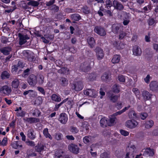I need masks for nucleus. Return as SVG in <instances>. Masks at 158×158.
Wrapping results in <instances>:
<instances>
[{"mask_svg":"<svg viewBox=\"0 0 158 158\" xmlns=\"http://www.w3.org/2000/svg\"><path fill=\"white\" fill-rule=\"evenodd\" d=\"M60 84L62 86H66L68 84L67 79L64 77H61L60 79Z\"/></svg>","mask_w":158,"mask_h":158,"instance_id":"c756f323","label":"nucleus"},{"mask_svg":"<svg viewBox=\"0 0 158 158\" xmlns=\"http://www.w3.org/2000/svg\"><path fill=\"white\" fill-rule=\"evenodd\" d=\"M23 120L24 121L30 123H37L39 121V119L33 117L28 118H23Z\"/></svg>","mask_w":158,"mask_h":158,"instance_id":"b1692460","label":"nucleus"},{"mask_svg":"<svg viewBox=\"0 0 158 158\" xmlns=\"http://www.w3.org/2000/svg\"><path fill=\"white\" fill-rule=\"evenodd\" d=\"M143 155L147 157L153 156L154 154V149H151L150 148H148L146 149H144L143 150Z\"/></svg>","mask_w":158,"mask_h":158,"instance_id":"ddd939ff","label":"nucleus"},{"mask_svg":"<svg viewBox=\"0 0 158 158\" xmlns=\"http://www.w3.org/2000/svg\"><path fill=\"white\" fill-rule=\"evenodd\" d=\"M100 156L101 158H109V154L106 152L101 153Z\"/></svg>","mask_w":158,"mask_h":158,"instance_id":"680f3d73","label":"nucleus"},{"mask_svg":"<svg viewBox=\"0 0 158 158\" xmlns=\"http://www.w3.org/2000/svg\"><path fill=\"white\" fill-rule=\"evenodd\" d=\"M128 115L130 118L134 119L136 118L137 117V114L133 110H131L128 113Z\"/></svg>","mask_w":158,"mask_h":158,"instance_id":"cd10ccee","label":"nucleus"},{"mask_svg":"<svg viewBox=\"0 0 158 158\" xmlns=\"http://www.w3.org/2000/svg\"><path fill=\"white\" fill-rule=\"evenodd\" d=\"M94 64V62L90 59L81 63L80 66V69L84 72L89 71L91 69V65Z\"/></svg>","mask_w":158,"mask_h":158,"instance_id":"f257e3e1","label":"nucleus"},{"mask_svg":"<svg viewBox=\"0 0 158 158\" xmlns=\"http://www.w3.org/2000/svg\"><path fill=\"white\" fill-rule=\"evenodd\" d=\"M26 143L27 145L31 147H34L35 145V142L32 141H27Z\"/></svg>","mask_w":158,"mask_h":158,"instance_id":"6e6d98bb","label":"nucleus"},{"mask_svg":"<svg viewBox=\"0 0 158 158\" xmlns=\"http://www.w3.org/2000/svg\"><path fill=\"white\" fill-rule=\"evenodd\" d=\"M44 77L43 75H39V83L40 84H42L44 82Z\"/></svg>","mask_w":158,"mask_h":158,"instance_id":"052dcab7","label":"nucleus"},{"mask_svg":"<svg viewBox=\"0 0 158 158\" xmlns=\"http://www.w3.org/2000/svg\"><path fill=\"white\" fill-rule=\"evenodd\" d=\"M84 94L86 95H88L91 97L96 96V92L94 89H88L84 91Z\"/></svg>","mask_w":158,"mask_h":158,"instance_id":"dca6fc26","label":"nucleus"},{"mask_svg":"<svg viewBox=\"0 0 158 158\" xmlns=\"http://www.w3.org/2000/svg\"><path fill=\"white\" fill-rule=\"evenodd\" d=\"M37 90L42 93L43 95H45V91L43 88L40 87H37Z\"/></svg>","mask_w":158,"mask_h":158,"instance_id":"69168bd1","label":"nucleus"},{"mask_svg":"<svg viewBox=\"0 0 158 158\" xmlns=\"http://www.w3.org/2000/svg\"><path fill=\"white\" fill-rule=\"evenodd\" d=\"M20 84V82L18 79L15 78L11 82V86L12 88L17 89L18 87Z\"/></svg>","mask_w":158,"mask_h":158,"instance_id":"393cba45","label":"nucleus"},{"mask_svg":"<svg viewBox=\"0 0 158 158\" xmlns=\"http://www.w3.org/2000/svg\"><path fill=\"white\" fill-rule=\"evenodd\" d=\"M152 135L156 136H158V128L152 131Z\"/></svg>","mask_w":158,"mask_h":158,"instance_id":"774afa93","label":"nucleus"},{"mask_svg":"<svg viewBox=\"0 0 158 158\" xmlns=\"http://www.w3.org/2000/svg\"><path fill=\"white\" fill-rule=\"evenodd\" d=\"M117 120V118L116 117H111L110 119V122H108V126H111L113 125L115 122Z\"/></svg>","mask_w":158,"mask_h":158,"instance_id":"a18cd8bd","label":"nucleus"},{"mask_svg":"<svg viewBox=\"0 0 158 158\" xmlns=\"http://www.w3.org/2000/svg\"><path fill=\"white\" fill-rule=\"evenodd\" d=\"M83 12L85 14H89L90 13V10L89 8L86 6H83L81 8Z\"/></svg>","mask_w":158,"mask_h":158,"instance_id":"79ce46f5","label":"nucleus"},{"mask_svg":"<svg viewBox=\"0 0 158 158\" xmlns=\"http://www.w3.org/2000/svg\"><path fill=\"white\" fill-rule=\"evenodd\" d=\"M69 150L70 152L77 154L79 152V148L77 146L74 144H71L68 146Z\"/></svg>","mask_w":158,"mask_h":158,"instance_id":"2eb2a0df","label":"nucleus"},{"mask_svg":"<svg viewBox=\"0 0 158 158\" xmlns=\"http://www.w3.org/2000/svg\"><path fill=\"white\" fill-rule=\"evenodd\" d=\"M133 52V54L137 56H140L142 53L140 49L137 45H135L134 47Z\"/></svg>","mask_w":158,"mask_h":158,"instance_id":"5701e85b","label":"nucleus"},{"mask_svg":"<svg viewBox=\"0 0 158 158\" xmlns=\"http://www.w3.org/2000/svg\"><path fill=\"white\" fill-rule=\"evenodd\" d=\"M19 38V44L22 45L27 42V40L30 39L29 36L27 34H24L23 33H19L18 34Z\"/></svg>","mask_w":158,"mask_h":158,"instance_id":"f03ea898","label":"nucleus"},{"mask_svg":"<svg viewBox=\"0 0 158 158\" xmlns=\"http://www.w3.org/2000/svg\"><path fill=\"white\" fill-rule=\"evenodd\" d=\"M100 123L101 126L103 127H106L108 124V121L105 118H102L100 120Z\"/></svg>","mask_w":158,"mask_h":158,"instance_id":"bb28decb","label":"nucleus"},{"mask_svg":"<svg viewBox=\"0 0 158 158\" xmlns=\"http://www.w3.org/2000/svg\"><path fill=\"white\" fill-rule=\"evenodd\" d=\"M142 95L143 100L146 101L151 99L152 95L147 91L143 90L142 92Z\"/></svg>","mask_w":158,"mask_h":158,"instance_id":"f8f14e48","label":"nucleus"},{"mask_svg":"<svg viewBox=\"0 0 158 158\" xmlns=\"http://www.w3.org/2000/svg\"><path fill=\"white\" fill-rule=\"evenodd\" d=\"M150 33L149 32L148 35H146L145 37V41L147 42H150Z\"/></svg>","mask_w":158,"mask_h":158,"instance_id":"338daca9","label":"nucleus"},{"mask_svg":"<svg viewBox=\"0 0 158 158\" xmlns=\"http://www.w3.org/2000/svg\"><path fill=\"white\" fill-rule=\"evenodd\" d=\"M55 2V0H50L49 2H46V6H47L50 7L53 5Z\"/></svg>","mask_w":158,"mask_h":158,"instance_id":"13d9d810","label":"nucleus"},{"mask_svg":"<svg viewBox=\"0 0 158 158\" xmlns=\"http://www.w3.org/2000/svg\"><path fill=\"white\" fill-rule=\"evenodd\" d=\"M149 86L151 90L158 91V83L156 81H152L149 84Z\"/></svg>","mask_w":158,"mask_h":158,"instance_id":"a211bd4d","label":"nucleus"},{"mask_svg":"<svg viewBox=\"0 0 158 158\" xmlns=\"http://www.w3.org/2000/svg\"><path fill=\"white\" fill-rule=\"evenodd\" d=\"M120 86L117 84H114L113 86V91L115 93H118L120 91Z\"/></svg>","mask_w":158,"mask_h":158,"instance_id":"4c0bfd02","label":"nucleus"},{"mask_svg":"<svg viewBox=\"0 0 158 158\" xmlns=\"http://www.w3.org/2000/svg\"><path fill=\"white\" fill-rule=\"evenodd\" d=\"M51 98L53 101L56 102H59L61 100L60 97L56 94H53L51 96Z\"/></svg>","mask_w":158,"mask_h":158,"instance_id":"2f4dec72","label":"nucleus"},{"mask_svg":"<svg viewBox=\"0 0 158 158\" xmlns=\"http://www.w3.org/2000/svg\"><path fill=\"white\" fill-rule=\"evenodd\" d=\"M109 75L108 74L105 73L101 76V78L102 81H106L109 79Z\"/></svg>","mask_w":158,"mask_h":158,"instance_id":"c03bdc74","label":"nucleus"},{"mask_svg":"<svg viewBox=\"0 0 158 158\" xmlns=\"http://www.w3.org/2000/svg\"><path fill=\"white\" fill-rule=\"evenodd\" d=\"M94 31L101 36H104L106 35V32L104 28L101 26H96L94 30Z\"/></svg>","mask_w":158,"mask_h":158,"instance_id":"20e7f679","label":"nucleus"},{"mask_svg":"<svg viewBox=\"0 0 158 158\" xmlns=\"http://www.w3.org/2000/svg\"><path fill=\"white\" fill-rule=\"evenodd\" d=\"M35 150L38 152L40 155H42L43 151L44 150V146L43 144H38L35 147Z\"/></svg>","mask_w":158,"mask_h":158,"instance_id":"aec40b11","label":"nucleus"},{"mask_svg":"<svg viewBox=\"0 0 158 158\" xmlns=\"http://www.w3.org/2000/svg\"><path fill=\"white\" fill-rule=\"evenodd\" d=\"M154 124V122L152 120L147 121L145 124V127L147 129H149L153 126Z\"/></svg>","mask_w":158,"mask_h":158,"instance_id":"a878e982","label":"nucleus"},{"mask_svg":"<svg viewBox=\"0 0 158 158\" xmlns=\"http://www.w3.org/2000/svg\"><path fill=\"white\" fill-rule=\"evenodd\" d=\"M10 73L7 71H3L1 74V77L2 79L5 78H8L10 77Z\"/></svg>","mask_w":158,"mask_h":158,"instance_id":"72a5a7b5","label":"nucleus"},{"mask_svg":"<svg viewBox=\"0 0 158 158\" xmlns=\"http://www.w3.org/2000/svg\"><path fill=\"white\" fill-rule=\"evenodd\" d=\"M124 19H130L131 18L130 14L129 13L125 12L124 14Z\"/></svg>","mask_w":158,"mask_h":158,"instance_id":"e2e57ef3","label":"nucleus"},{"mask_svg":"<svg viewBox=\"0 0 158 158\" xmlns=\"http://www.w3.org/2000/svg\"><path fill=\"white\" fill-rule=\"evenodd\" d=\"M64 152L61 150L56 151L55 153L56 156L58 158H60L62 156V155L64 153Z\"/></svg>","mask_w":158,"mask_h":158,"instance_id":"49530a36","label":"nucleus"},{"mask_svg":"<svg viewBox=\"0 0 158 158\" xmlns=\"http://www.w3.org/2000/svg\"><path fill=\"white\" fill-rule=\"evenodd\" d=\"M64 11L68 13H75L76 12L74 9L69 8H65L64 10Z\"/></svg>","mask_w":158,"mask_h":158,"instance_id":"4d7b16f0","label":"nucleus"},{"mask_svg":"<svg viewBox=\"0 0 158 158\" xmlns=\"http://www.w3.org/2000/svg\"><path fill=\"white\" fill-rule=\"evenodd\" d=\"M20 142L19 141H15L14 143H13V147L15 149H17L19 146L20 147H22V145H19Z\"/></svg>","mask_w":158,"mask_h":158,"instance_id":"8fccbe9b","label":"nucleus"},{"mask_svg":"<svg viewBox=\"0 0 158 158\" xmlns=\"http://www.w3.org/2000/svg\"><path fill=\"white\" fill-rule=\"evenodd\" d=\"M148 116V114L146 113H143L140 114V117L142 120H144Z\"/></svg>","mask_w":158,"mask_h":158,"instance_id":"5fc2aeb1","label":"nucleus"},{"mask_svg":"<svg viewBox=\"0 0 158 158\" xmlns=\"http://www.w3.org/2000/svg\"><path fill=\"white\" fill-rule=\"evenodd\" d=\"M148 25L152 26L156 23V21L153 18H149L148 20Z\"/></svg>","mask_w":158,"mask_h":158,"instance_id":"603ef678","label":"nucleus"},{"mask_svg":"<svg viewBox=\"0 0 158 158\" xmlns=\"http://www.w3.org/2000/svg\"><path fill=\"white\" fill-rule=\"evenodd\" d=\"M120 34L119 35V39L121 40L124 38L126 35V34L123 31L120 32H119Z\"/></svg>","mask_w":158,"mask_h":158,"instance_id":"bf43d9fd","label":"nucleus"},{"mask_svg":"<svg viewBox=\"0 0 158 158\" xmlns=\"http://www.w3.org/2000/svg\"><path fill=\"white\" fill-rule=\"evenodd\" d=\"M120 133L124 136H127L129 135V133L123 130H121L120 131Z\"/></svg>","mask_w":158,"mask_h":158,"instance_id":"0e129e2a","label":"nucleus"},{"mask_svg":"<svg viewBox=\"0 0 158 158\" xmlns=\"http://www.w3.org/2000/svg\"><path fill=\"white\" fill-rule=\"evenodd\" d=\"M48 8L50 10L53 11L54 12H57L59 10V7L55 4H54L49 7Z\"/></svg>","mask_w":158,"mask_h":158,"instance_id":"ea45409f","label":"nucleus"},{"mask_svg":"<svg viewBox=\"0 0 158 158\" xmlns=\"http://www.w3.org/2000/svg\"><path fill=\"white\" fill-rule=\"evenodd\" d=\"M113 6L115 9L117 10H121L124 8L123 5L116 0H114L113 2Z\"/></svg>","mask_w":158,"mask_h":158,"instance_id":"9b49d317","label":"nucleus"},{"mask_svg":"<svg viewBox=\"0 0 158 158\" xmlns=\"http://www.w3.org/2000/svg\"><path fill=\"white\" fill-rule=\"evenodd\" d=\"M118 95L113 94L109 96V99L111 102L115 103L118 100Z\"/></svg>","mask_w":158,"mask_h":158,"instance_id":"7c9ffc66","label":"nucleus"},{"mask_svg":"<svg viewBox=\"0 0 158 158\" xmlns=\"http://www.w3.org/2000/svg\"><path fill=\"white\" fill-rule=\"evenodd\" d=\"M0 91L2 93L6 95H8L11 92V89L10 87L8 85H6L1 88Z\"/></svg>","mask_w":158,"mask_h":158,"instance_id":"4468645a","label":"nucleus"},{"mask_svg":"<svg viewBox=\"0 0 158 158\" xmlns=\"http://www.w3.org/2000/svg\"><path fill=\"white\" fill-rule=\"evenodd\" d=\"M42 102V98L40 97H38L36 98L34 104L36 106H38L41 104Z\"/></svg>","mask_w":158,"mask_h":158,"instance_id":"58836bf2","label":"nucleus"},{"mask_svg":"<svg viewBox=\"0 0 158 158\" xmlns=\"http://www.w3.org/2000/svg\"><path fill=\"white\" fill-rule=\"evenodd\" d=\"M96 77V74L94 73H91L87 75V78L90 81H92L95 79Z\"/></svg>","mask_w":158,"mask_h":158,"instance_id":"c9c22d12","label":"nucleus"},{"mask_svg":"<svg viewBox=\"0 0 158 158\" xmlns=\"http://www.w3.org/2000/svg\"><path fill=\"white\" fill-rule=\"evenodd\" d=\"M123 29V26L118 23H114L111 26L112 31L114 34H117L121 31Z\"/></svg>","mask_w":158,"mask_h":158,"instance_id":"39448f33","label":"nucleus"},{"mask_svg":"<svg viewBox=\"0 0 158 158\" xmlns=\"http://www.w3.org/2000/svg\"><path fill=\"white\" fill-rule=\"evenodd\" d=\"M36 134L32 128L29 129L27 131V137L31 140H33L36 137Z\"/></svg>","mask_w":158,"mask_h":158,"instance_id":"4be33fe9","label":"nucleus"},{"mask_svg":"<svg viewBox=\"0 0 158 158\" xmlns=\"http://www.w3.org/2000/svg\"><path fill=\"white\" fill-rule=\"evenodd\" d=\"M138 124L137 122L134 120H130L127 121L126 123V126L130 128L133 129L137 127Z\"/></svg>","mask_w":158,"mask_h":158,"instance_id":"6e6552de","label":"nucleus"},{"mask_svg":"<svg viewBox=\"0 0 158 158\" xmlns=\"http://www.w3.org/2000/svg\"><path fill=\"white\" fill-rule=\"evenodd\" d=\"M87 42L90 48H93L96 44L94 38L89 36L87 39Z\"/></svg>","mask_w":158,"mask_h":158,"instance_id":"6ab92c4d","label":"nucleus"},{"mask_svg":"<svg viewBox=\"0 0 158 158\" xmlns=\"http://www.w3.org/2000/svg\"><path fill=\"white\" fill-rule=\"evenodd\" d=\"M26 114V112L24 110H21V111L17 112L16 113V115L17 117H23L25 116Z\"/></svg>","mask_w":158,"mask_h":158,"instance_id":"3c124183","label":"nucleus"},{"mask_svg":"<svg viewBox=\"0 0 158 158\" xmlns=\"http://www.w3.org/2000/svg\"><path fill=\"white\" fill-rule=\"evenodd\" d=\"M96 53V55L98 60L102 59L104 56L103 51L102 49L99 47H97L94 49Z\"/></svg>","mask_w":158,"mask_h":158,"instance_id":"0eeeda50","label":"nucleus"},{"mask_svg":"<svg viewBox=\"0 0 158 158\" xmlns=\"http://www.w3.org/2000/svg\"><path fill=\"white\" fill-rule=\"evenodd\" d=\"M43 134L46 138H48L50 139H52V137L51 135L48 133V129L47 128H45L43 131Z\"/></svg>","mask_w":158,"mask_h":158,"instance_id":"e433bc0d","label":"nucleus"},{"mask_svg":"<svg viewBox=\"0 0 158 158\" xmlns=\"http://www.w3.org/2000/svg\"><path fill=\"white\" fill-rule=\"evenodd\" d=\"M83 87V84L81 81L75 82L72 85V89L75 91H79L81 90Z\"/></svg>","mask_w":158,"mask_h":158,"instance_id":"7ed1b4c3","label":"nucleus"},{"mask_svg":"<svg viewBox=\"0 0 158 158\" xmlns=\"http://www.w3.org/2000/svg\"><path fill=\"white\" fill-rule=\"evenodd\" d=\"M68 120L67 115L64 113H61L58 118V120L61 123L65 124Z\"/></svg>","mask_w":158,"mask_h":158,"instance_id":"1a4fd4ad","label":"nucleus"},{"mask_svg":"<svg viewBox=\"0 0 158 158\" xmlns=\"http://www.w3.org/2000/svg\"><path fill=\"white\" fill-rule=\"evenodd\" d=\"M28 82L31 86H35L37 83V77L34 74L30 75L28 79Z\"/></svg>","mask_w":158,"mask_h":158,"instance_id":"9d476101","label":"nucleus"},{"mask_svg":"<svg viewBox=\"0 0 158 158\" xmlns=\"http://www.w3.org/2000/svg\"><path fill=\"white\" fill-rule=\"evenodd\" d=\"M130 151L127 152L125 158H134L135 155L136 148L135 146L130 147Z\"/></svg>","mask_w":158,"mask_h":158,"instance_id":"423d86ee","label":"nucleus"},{"mask_svg":"<svg viewBox=\"0 0 158 158\" xmlns=\"http://www.w3.org/2000/svg\"><path fill=\"white\" fill-rule=\"evenodd\" d=\"M132 91L135 93V96L138 99L140 100V92L139 90L136 88H133L132 90Z\"/></svg>","mask_w":158,"mask_h":158,"instance_id":"a19ab883","label":"nucleus"},{"mask_svg":"<svg viewBox=\"0 0 158 158\" xmlns=\"http://www.w3.org/2000/svg\"><path fill=\"white\" fill-rule=\"evenodd\" d=\"M24 56L27 59V60L30 61H32L35 60V56L30 53L29 52L25 51L24 52Z\"/></svg>","mask_w":158,"mask_h":158,"instance_id":"412c9836","label":"nucleus"},{"mask_svg":"<svg viewBox=\"0 0 158 158\" xmlns=\"http://www.w3.org/2000/svg\"><path fill=\"white\" fill-rule=\"evenodd\" d=\"M12 51V48L10 46H7L0 48V52L3 55H8L10 54V52Z\"/></svg>","mask_w":158,"mask_h":158,"instance_id":"f3484780","label":"nucleus"},{"mask_svg":"<svg viewBox=\"0 0 158 158\" xmlns=\"http://www.w3.org/2000/svg\"><path fill=\"white\" fill-rule=\"evenodd\" d=\"M70 128V131L73 134H76L79 131L78 130L76 127L71 126Z\"/></svg>","mask_w":158,"mask_h":158,"instance_id":"09e8293b","label":"nucleus"},{"mask_svg":"<svg viewBox=\"0 0 158 158\" xmlns=\"http://www.w3.org/2000/svg\"><path fill=\"white\" fill-rule=\"evenodd\" d=\"M72 19L74 21H78L81 19V17L78 14H73L71 15Z\"/></svg>","mask_w":158,"mask_h":158,"instance_id":"473e14b6","label":"nucleus"},{"mask_svg":"<svg viewBox=\"0 0 158 158\" xmlns=\"http://www.w3.org/2000/svg\"><path fill=\"white\" fill-rule=\"evenodd\" d=\"M120 59V56L118 55H116L114 56L111 61L113 64L118 63Z\"/></svg>","mask_w":158,"mask_h":158,"instance_id":"c85d7f7f","label":"nucleus"},{"mask_svg":"<svg viewBox=\"0 0 158 158\" xmlns=\"http://www.w3.org/2000/svg\"><path fill=\"white\" fill-rule=\"evenodd\" d=\"M63 135L60 133H56L55 135V138L57 140H60L62 139Z\"/></svg>","mask_w":158,"mask_h":158,"instance_id":"de8ad7c7","label":"nucleus"},{"mask_svg":"<svg viewBox=\"0 0 158 158\" xmlns=\"http://www.w3.org/2000/svg\"><path fill=\"white\" fill-rule=\"evenodd\" d=\"M92 137L90 136H85L83 139V141L85 144H87L92 141Z\"/></svg>","mask_w":158,"mask_h":158,"instance_id":"f704fd0d","label":"nucleus"},{"mask_svg":"<svg viewBox=\"0 0 158 158\" xmlns=\"http://www.w3.org/2000/svg\"><path fill=\"white\" fill-rule=\"evenodd\" d=\"M106 8L109 9L113 6V4H112V2L110 0H106Z\"/></svg>","mask_w":158,"mask_h":158,"instance_id":"864d4df0","label":"nucleus"},{"mask_svg":"<svg viewBox=\"0 0 158 158\" xmlns=\"http://www.w3.org/2000/svg\"><path fill=\"white\" fill-rule=\"evenodd\" d=\"M28 5H31L32 6H37L39 5V3L38 2L35 1H30L27 3Z\"/></svg>","mask_w":158,"mask_h":158,"instance_id":"37998d69","label":"nucleus"}]
</instances>
